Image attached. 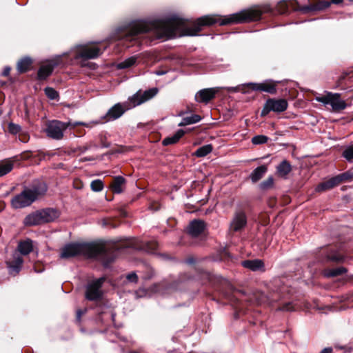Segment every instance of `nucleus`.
<instances>
[{"instance_id": "1", "label": "nucleus", "mask_w": 353, "mask_h": 353, "mask_svg": "<svg viewBox=\"0 0 353 353\" xmlns=\"http://www.w3.org/2000/svg\"><path fill=\"white\" fill-rule=\"evenodd\" d=\"M271 12L269 6H256L243 10L220 20L216 15H205L197 19L192 27H186L185 21L176 15L161 19L136 20L127 27L118 29L117 38L125 42L133 43L132 46L148 45L154 39L172 38L179 36H194L203 26L219 23L221 26L241 23L260 19L263 13Z\"/></svg>"}, {"instance_id": "2", "label": "nucleus", "mask_w": 353, "mask_h": 353, "mask_svg": "<svg viewBox=\"0 0 353 353\" xmlns=\"http://www.w3.org/2000/svg\"><path fill=\"white\" fill-rule=\"evenodd\" d=\"M81 255L87 258L95 259L108 266L114 259L112 249L103 243H71L66 244L60 253L61 259H69Z\"/></svg>"}, {"instance_id": "3", "label": "nucleus", "mask_w": 353, "mask_h": 353, "mask_svg": "<svg viewBox=\"0 0 353 353\" xmlns=\"http://www.w3.org/2000/svg\"><path fill=\"white\" fill-rule=\"evenodd\" d=\"M101 53V49L96 46L88 44L78 45L70 49L68 52H64L65 57H70L66 63L73 64L77 62L81 67L88 66L94 70L96 64L94 63H86L88 59H95Z\"/></svg>"}, {"instance_id": "4", "label": "nucleus", "mask_w": 353, "mask_h": 353, "mask_svg": "<svg viewBox=\"0 0 353 353\" xmlns=\"http://www.w3.org/2000/svg\"><path fill=\"white\" fill-rule=\"evenodd\" d=\"M46 191L47 186L45 183L34 182L30 187L25 188L20 194L14 196L11 200V204L16 209L26 208L43 195Z\"/></svg>"}, {"instance_id": "5", "label": "nucleus", "mask_w": 353, "mask_h": 353, "mask_svg": "<svg viewBox=\"0 0 353 353\" xmlns=\"http://www.w3.org/2000/svg\"><path fill=\"white\" fill-rule=\"evenodd\" d=\"M85 125L82 122H61L57 120L49 121L46 128V132L48 137L55 139L60 140L63 137V132L69 127L74 128L77 125Z\"/></svg>"}, {"instance_id": "6", "label": "nucleus", "mask_w": 353, "mask_h": 353, "mask_svg": "<svg viewBox=\"0 0 353 353\" xmlns=\"http://www.w3.org/2000/svg\"><path fill=\"white\" fill-rule=\"evenodd\" d=\"M315 99L325 105H330L334 112H340L347 106L345 101L341 99L338 93L327 92L325 95L316 97Z\"/></svg>"}, {"instance_id": "7", "label": "nucleus", "mask_w": 353, "mask_h": 353, "mask_svg": "<svg viewBox=\"0 0 353 353\" xmlns=\"http://www.w3.org/2000/svg\"><path fill=\"white\" fill-rule=\"evenodd\" d=\"M132 103L129 100L124 103H117L113 105L107 113L102 117L103 122L114 121L121 117L125 111L134 108Z\"/></svg>"}, {"instance_id": "8", "label": "nucleus", "mask_w": 353, "mask_h": 353, "mask_svg": "<svg viewBox=\"0 0 353 353\" xmlns=\"http://www.w3.org/2000/svg\"><path fill=\"white\" fill-rule=\"evenodd\" d=\"M65 57L63 53L61 55H57L51 60L48 61L46 63L42 65L38 71V79L40 80L46 79L52 73L54 67L67 63L66 61H63V58Z\"/></svg>"}, {"instance_id": "9", "label": "nucleus", "mask_w": 353, "mask_h": 353, "mask_svg": "<svg viewBox=\"0 0 353 353\" xmlns=\"http://www.w3.org/2000/svg\"><path fill=\"white\" fill-rule=\"evenodd\" d=\"M250 88L252 90L263 91L270 94H274L276 92V86L271 82H264L261 83H249L242 85H239L231 89L235 92H246L245 88Z\"/></svg>"}, {"instance_id": "10", "label": "nucleus", "mask_w": 353, "mask_h": 353, "mask_svg": "<svg viewBox=\"0 0 353 353\" xmlns=\"http://www.w3.org/2000/svg\"><path fill=\"white\" fill-rule=\"evenodd\" d=\"M288 108V102L283 99H269L265 103L261 111V116H265L271 111L281 112Z\"/></svg>"}, {"instance_id": "11", "label": "nucleus", "mask_w": 353, "mask_h": 353, "mask_svg": "<svg viewBox=\"0 0 353 353\" xmlns=\"http://www.w3.org/2000/svg\"><path fill=\"white\" fill-rule=\"evenodd\" d=\"M247 222L245 212L243 210H236L230 223V231L232 232H241L245 228Z\"/></svg>"}, {"instance_id": "12", "label": "nucleus", "mask_w": 353, "mask_h": 353, "mask_svg": "<svg viewBox=\"0 0 353 353\" xmlns=\"http://www.w3.org/2000/svg\"><path fill=\"white\" fill-rule=\"evenodd\" d=\"M105 278L101 277L90 283L86 288L85 297L88 300L95 301L102 296L101 288L104 283Z\"/></svg>"}, {"instance_id": "13", "label": "nucleus", "mask_w": 353, "mask_h": 353, "mask_svg": "<svg viewBox=\"0 0 353 353\" xmlns=\"http://www.w3.org/2000/svg\"><path fill=\"white\" fill-rule=\"evenodd\" d=\"M23 263V256L20 255L19 252H14L11 257L6 261L8 273L10 275L16 276L21 271Z\"/></svg>"}, {"instance_id": "14", "label": "nucleus", "mask_w": 353, "mask_h": 353, "mask_svg": "<svg viewBox=\"0 0 353 353\" xmlns=\"http://www.w3.org/2000/svg\"><path fill=\"white\" fill-rule=\"evenodd\" d=\"M158 92V90L156 88H153L145 90L143 92H138L134 94L133 96L129 98V100L132 103V106L139 105L152 97H154Z\"/></svg>"}, {"instance_id": "15", "label": "nucleus", "mask_w": 353, "mask_h": 353, "mask_svg": "<svg viewBox=\"0 0 353 353\" xmlns=\"http://www.w3.org/2000/svg\"><path fill=\"white\" fill-rule=\"evenodd\" d=\"M217 92L216 88L202 89L195 94V100L199 103H207L214 98Z\"/></svg>"}, {"instance_id": "16", "label": "nucleus", "mask_w": 353, "mask_h": 353, "mask_svg": "<svg viewBox=\"0 0 353 353\" xmlns=\"http://www.w3.org/2000/svg\"><path fill=\"white\" fill-rule=\"evenodd\" d=\"M206 227L205 223L200 219L192 221L188 227V232L192 237H196L201 234Z\"/></svg>"}, {"instance_id": "17", "label": "nucleus", "mask_w": 353, "mask_h": 353, "mask_svg": "<svg viewBox=\"0 0 353 353\" xmlns=\"http://www.w3.org/2000/svg\"><path fill=\"white\" fill-rule=\"evenodd\" d=\"M43 223L54 221L59 215V212L54 208H46L39 211Z\"/></svg>"}, {"instance_id": "18", "label": "nucleus", "mask_w": 353, "mask_h": 353, "mask_svg": "<svg viewBox=\"0 0 353 353\" xmlns=\"http://www.w3.org/2000/svg\"><path fill=\"white\" fill-rule=\"evenodd\" d=\"M243 267L248 268L252 271H264V263L262 260H245L241 262Z\"/></svg>"}, {"instance_id": "19", "label": "nucleus", "mask_w": 353, "mask_h": 353, "mask_svg": "<svg viewBox=\"0 0 353 353\" xmlns=\"http://www.w3.org/2000/svg\"><path fill=\"white\" fill-rule=\"evenodd\" d=\"M340 183L337 179V176H335L319 184L316 187L315 190L316 192H323L332 189L333 188L337 186Z\"/></svg>"}, {"instance_id": "20", "label": "nucleus", "mask_w": 353, "mask_h": 353, "mask_svg": "<svg viewBox=\"0 0 353 353\" xmlns=\"http://www.w3.org/2000/svg\"><path fill=\"white\" fill-rule=\"evenodd\" d=\"M32 241L28 239L19 243L17 250L14 252H19L21 256L28 255L32 251Z\"/></svg>"}, {"instance_id": "21", "label": "nucleus", "mask_w": 353, "mask_h": 353, "mask_svg": "<svg viewBox=\"0 0 353 353\" xmlns=\"http://www.w3.org/2000/svg\"><path fill=\"white\" fill-rule=\"evenodd\" d=\"M268 171V168L265 165H262L261 166L257 167L255 168L250 174V179H251L252 182L255 183L257 181H259L261 179L263 178V176L265 175V174Z\"/></svg>"}, {"instance_id": "22", "label": "nucleus", "mask_w": 353, "mask_h": 353, "mask_svg": "<svg viewBox=\"0 0 353 353\" xmlns=\"http://www.w3.org/2000/svg\"><path fill=\"white\" fill-rule=\"evenodd\" d=\"M292 166L290 163L286 161L283 160L279 163L276 167V173L277 174L282 178H286L288 174L291 172Z\"/></svg>"}, {"instance_id": "23", "label": "nucleus", "mask_w": 353, "mask_h": 353, "mask_svg": "<svg viewBox=\"0 0 353 353\" xmlns=\"http://www.w3.org/2000/svg\"><path fill=\"white\" fill-rule=\"evenodd\" d=\"M159 248V243L156 240L149 241H141V244L137 247L138 249L142 250L148 253H154Z\"/></svg>"}, {"instance_id": "24", "label": "nucleus", "mask_w": 353, "mask_h": 353, "mask_svg": "<svg viewBox=\"0 0 353 353\" xmlns=\"http://www.w3.org/2000/svg\"><path fill=\"white\" fill-rule=\"evenodd\" d=\"M42 223L39 211L28 215L24 219V223L26 225H36Z\"/></svg>"}, {"instance_id": "25", "label": "nucleus", "mask_w": 353, "mask_h": 353, "mask_svg": "<svg viewBox=\"0 0 353 353\" xmlns=\"http://www.w3.org/2000/svg\"><path fill=\"white\" fill-rule=\"evenodd\" d=\"M13 161L11 159L0 162V177L7 174L13 169Z\"/></svg>"}, {"instance_id": "26", "label": "nucleus", "mask_w": 353, "mask_h": 353, "mask_svg": "<svg viewBox=\"0 0 353 353\" xmlns=\"http://www.w3.org/2000/svg\"><path fill=\"white\" fill-rule=\"evenodd\" d=\"M125 180L123 176H118L114 178L111 184V188L114 193L120 194L122 192V185L125 183Z\"/></svg>"}, {"instance_id": "27", "label": "nucleus", "mask_w": 353, "mask_h": 353, "mask_svg": "<svg viewBox=\"0 0 353 353\" xmlns=\"http://www.w3.org/2000/svg\"><path fill=\"white\" fill-rule=\"evenodd\" d=\"M183 134L184 131L180 129L177 130V132L172 137H168L164 139L162 143L163 145H168L176 143L183 136Z\"/></svg>"}, {"instance_id": "28", "label": "nucleus", "mask_w": 353, "mask_h": 353, "mask_svg": "<svg viewBox=\"0 0 353 353\" xmlns=\"http://www.w3.org/2000/svg\"><path fill=\"white\" fill-rule=\"evenodd\" d=\"M346 272V268L343 267H339L333 269L326 270L324 272V275L326 277H335L339 275H342Z\"/></svg>"}, {"instance_id": "29", "label": "nucleus", "mask_w": 353, "mask_h": 353, "mask_svg": "<svg viewBox=\"0 0 353 353\" xmlns=\"http://www.w3.org/2000/svg\"><path fill=\"white\" fill-rule=\"evenodd\" d=\"M201 117L198 114H192L189 117H183L181 123H179V126H185L193 123L199 122Z\"/></svg>"}, {"instance_id": "30", "label": "nucleus", "mask_w": 353, "mask_h": 353, "mask_svg": "<svg viewBox=\"0 0 353 353\" xmlns=\"http://www.w3.org/2000/svg\"><path fill=\"white\" fill-rule=\"evenodd\" d=\"M32 63V61L29 58H23L19 61L17 63V70L19 72L23 73L29 70Z\"/></svg>"}, {"instance_id": "31", "label": "nucleus", "mask_w": 353, "mask_h": 353, "mask_svg": "<svg viewBox=\"0 0 353 353\" xmlns=\"http://www.w3.org/2000/svg\"><path fill=\"white\" fill-rule=\"evenodd\" d=\"M212 145L208 144L199 148L194 152V154L198 157H203L210 154L212 152Z\"/></svg>"}, {"instance_id": "32", "label": "nucleus", "mask_w": 353, "mask_h": 353, "mask_svg": "<svg viewBox=\"0 0 353 353\" xmlns=\"http://www.w3.org/2000/svg\"><path fill=\"white\" fill-rule=\"evenodd\" d=\"M136 61H137V57H129V58L125 59L124 61L119 63L117 64V68L119 69H126V68H130L131 66H132L133 65L135 64Z\"/></svg>"}, {"instance_id": "33", "label": "nucleus", "mask_w": 353, "mask_h": 353, "mask_svg": "<svg viewBox=\"0 0 353 353\" xmlns=\"http://www.w3.org/2000/svg\"><path fill=\"white\" fill-rule=\"evenodd\" d=\"M339 183L343 182L351 181L353 179V172L347 171L342 174L336 175Z\"/></svg>"}, {"instance_id": "34", "label": "nucleus", "mask_w": 353, "mask_h": 353, "mask_svg": "<svg viewBox=\"0 0 353 353\" xmlns=\"http://www.w3.org/2000/svg\"><path fill=\"white\" fill-rule=\"evenodd\" d=\"M274 185V178L270 176L267 179L259 184L261 190H267L272 188Z\"/></svg>"}, {"instance_id": "35", "label": "nucleus", "mask_w": 353, "mask_h": 353, "mask_svg": "<svg viewBox=\"0 0 353 353\" xmlns=\"http://www.w3.org/2000/svg\"><path fill=\"white\" fill-rule=\"evenodd\" d=\"M343 157L349 162H353V145L345 148L343 152Z\"/></svg>"}, {"instance_id": "36", "label": "nucleus", "mask_w": 353, "mask_h": 353, "mask_svg": "<svg viewBox=\"0 0 353 353\" xmlns=\"http://www.w3.org/2000/svg\"><path fill=\"white\" fill-rule=\"evenodd\" d=\"M44 91L46 96L51 100L57 99L59 97L58 92L52 88L47 87Z\"/></svg>"}, {"instance_id": "37", "label": "nucleus", "mask_w": 353, "mask_h": 353, "mask_svg": "<svg viewBox=\"0 0 353 353\" xmlns=\"http://www.w3.org/2000/svg\"><path fill=\"white\" fill-rule=\"evenodd\" d=\"M269 138L265 135H256L252 139V143L254 145L263 144L268 142Z\"/></svg>"}, {"instance_id": "38", "label": "nucleus", "mask_w": 353, "mask_h": 353, "mask_svg": "<svg viewBox=\"0 0 353 353\" xmlns=\"http://www.w3.org/2000/svg\"><path fill=\"white\" fill-rule=\"evenodd\" d=\"M90 187L94 192H100L103 188V184L101 180L97 179L92 181Z\"/></svg>"}, {"instance_id": "39", "label": "nucleus", "mask_w": 353, "mask_h": 353, "mask_svg": "<svg viewBox=\"0 0 353 353\" xmlns=\"http://www.w3.org/2000/svg\"><path fill=\"white\" fill-rule=\"evenodd\" d=\"M21 130V127L20 125H17V124H14L13 123H10L8 124V131L10 133L12 134H17V133H19Z\"/></svg>"}, {"instance_id": "40", "label": "nucleus", "mask_w": 353, "mask_h": 353, "mask_svg": "<svg viewBox=\"0 0 353 353\" xmlns=\"http://www.w3.org/2000/svg\"><path fill=\"white\" fill-rule=\"evenodd\" d=\"M330 4H331V2H330V1H319L316 5L315 9L316 10H323V9L328 8L330 6Z\"/></svg>"}, {"instance_id": "41", "label": "nucleus", "mask_w": 353, "mask_h": 353, "mask_svg": "<svg viewBox=\"0 0 353 353\" xmlns=\"http://www.w3.org/2000/svg\"><path fill=\"white\" fill-rule=\"evenodd\" d=\"M126 279L129 282L137 283L138 281V276L137 274L134 272L129 273L126 276Z\"/></svg>"}, {"instance_id": "42", "label": "nucleus", "mask_w": 353, "mask_h": 353, "mask_svg": "<svg viewBox=\"0 0 353 353\" xmlns=\"http://www.w3.org/2000/svg\"><path fill=\"white\" fill-rule=\"evenodd\" d=\"M279 310L290 312L294 310V307L292 303H287L279 308Z\"/></svg>"}, {"instance_id": "43", "label": "nucleus", "mask_w": 353, "mask_h": 353, "mask_svg": "<svg viewBox=\"0 0 353 353\" xmlns=\"http://www.w3.org/2000/svg\"><path fill=\"white\" fill-rule=\"evenodd\" d=\"M89 149V147L87 145L79 146L73 150L74 152H79V154H83L85 152Z\"/></svg>"}, {"instance_id": "44", "label": "nucleus", "mask_w": 353, "mask_h": 353, "mask_svg": "<svg viewBox=\"0 0 353 353\" xmlns=\"http://www.w3.org/2000/svg\"><path fill=\"white\" fill-rule=\"evenodd\" d=\"M285 6V3H282L278 6V12H280L281 14L285 13L287 10V8H285V6L283 8V6Z\"/></svg>"}, {"instance_id": "45", "label": "nucleus", "mask_w": 353, "mask_h": 353, "mask_svg": "<svg viewBox=\"0 0 353 353\" xmlns=\"http://www.w3.org/2000/svg\"><path fill=\"white\" fill-rule=\"evenodd\" d=\"M329 259L334 261H340L342 260V257L341 256L332 255L329 256Z\"/></svg>"}, {"instance_id": "46", "label": "nucleus", "mask_w": 353, "mask_h": 353, "mask_svg": "<svg viewBox=\"0 0 353 353\" xmlns=\"http://www.w3.org/2000/svg\"><path fill=\"white\" fill-rule=\"evenodd\" d=\"M277 293H274L273 294H272L270 297H268V299L270 301V302H273V301H276L278 298H277Z\"/></svg>"}, {"instance_id": "47", "label": "nucleus", "mask_w": 353, "mask_h": 353, "mask_svg": "<svg viewBox=\"0 0 353 353\" xmlns=\"http://www.w3.org/2000/svg\"><path fill=\"white\" fill-rule=\"evenodd\" d=\"M10 70H11L10 67H9V66L5 67L3 69V71L2 72V75L8 76L10 74Z\"/></svg>"}, {"instance_id": "48", "label": "nucleus", "mask_w": 353, "mask_h": 353, "mask_svg": "<svg viewBox=\"0 0 353 353\" xmlns=\"http://www.w3.org/2000/svg\"><path fill=\"white\" fill-rule=\"evenodd\" d=\"M85 312V311H83L81 310H77V319L78 321H80L81 315H83Z\"/></svg>"}, {"instance_id": "49", "label": "nucleus", "mask_w": 353, "mask_h": 353, "mask_svg": "<svg viewBox=\"0 0 353 353\" xmlns=\"http://www.w3.org/2000/svg\"><path fill=\"white\" fill-rule=\"evenodd\" d=\"M332 347H325L321 350L320 353H332Z\"/></svg>"}, {"instance_id": "50", "label": "nucleus", "mask_w": 353, "mask_h": 353, "mask_svg": "<svg viewBox=\"0 0 353 353\" xmlns=\"http://www.w3.org/2000/svg\"><path fill=\"white\" fill-rule=\"evenodd\" d=\"M343 0H332L331 3L339 4L341 3Z\"/></svg>"}, {"instance_id": "51", "label": "nucleus", "mask_w": 353, "mask_h": 353, "mask_svg": "<svg viewBox=\"0 0 353 353\" xmlns=\"http://www.w3.org/2000/svg\"><path fill=\"white\" fill-rule=\"evenodd\" d=\"M92 160H94V158L89 157V158H83L81 161H92Z\"/></svg>"}, {"instance_id": "52", "label": "nucleus", "mask_w": 353, "mask_h": 353, "mask_svg": "<svg viewBox=\"0 0 353 353\" xmlns=\"http://www.w3.org/2000/svg\"><path fill=\"white\" fill-rule=\"evenodd\" d=\"M165 74V72H157V74H158V75H162V74Z\"/></svg>"}, {"instance_id": "53", "label": "nucleus", "mask_w": 353, "mask_h": 353, "mask_svg": "<svg viewBox=\"0 0 353 353\" xmlns=\"http://www.w3.org/2000/svg\"><path fill=\"white\" fill-rule=\"evenodd\" d=\"M192 262H193V261H192V259H189V260H188V263H192Z\"/></svg>"}, {"instance_id": "54", "label": "nucleus", "mask_w": 353, "mask_h": 353, "mask_svg": "<svg viewBox=\"0 0 353 353\" xmlns=\"http://www.w3.org/2000/svg\"><path fill=\"white\" fill-rule=\"evenodd\" d=\"M108 146H109L108 145H104V147H105V148H108Z\"/></svg>"}]
</instances>
